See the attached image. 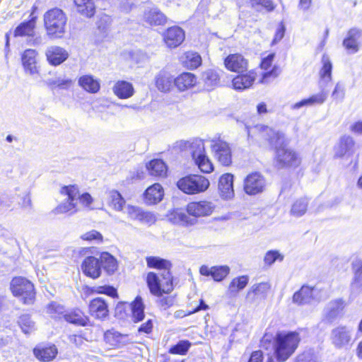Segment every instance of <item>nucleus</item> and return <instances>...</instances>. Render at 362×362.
Instances as JSON below:
<instances>
[{"label": "nucleus", "instance_id": "nucleus-1", "mask_svg": "<svg viewBox=\"0 0 362 362\" xmlns=\"http://www.w3.org/2000/svg\"><path fill=\"white\" fill-rule=\"evenodd\" d=\"M146 263L148 267L163 269L159 274L153 272L147 274L146 282L150 292L156 296L170 293L173 289V276L170 272L171 263L158 257H146Z\"/></svg>", "mask_w": 362, "mask_h": 362}, {"label": "nucleus", "instance_id": "nucleus-2", "mask_svg": "<svg viewBox=\"0 0 362 362\" xmlns=\"http://www.w3.org/2000/svg\"><path fill=\"white\" fill-rule=\"evenodd\" d=\"M46 33L52 39L61 38L66 32L67 17L59 8H53L46 11L43 16Z\"/></svg>", "mask_w": 362, "mask_h": 362}, {"label": "nucleus", "instance_id": "nucleus-3", "mask_svg": "<svg viewBox=\"0 0 362 362\" xmlns=\"http://www.w3.org/2000/svg\"><path fill=\"white\" fill-rule=\"evenodd\" d=\"M299 341L300 337L297 332L278 333L274 343V354L277 361H286L293 354Z\"/></svg>", "mask_w": 362, "mask_h": 362}, {"label": "nucleus", "instance_id": "nucleus-4", "mask_svg": "<svg viewBox=\"0 0 362 362\" xmlns=\"http://www.w3.org/2000/svg\"><path fill=\"white\" fill-rule=\"evenodd\" d=\"M177 186L186 194H194L206 190L209 186V181L202 175H189L180 179Z\"/></svg>", "mask_w": 362, "mask_h": 362}, {"label": "nucleus", "instance_id": "nucleus-5", "mask_svg": "<svg viewBox=\"0 0 362 362\" xmlns=\"http://www.w3.org/2000/svg\"><path fill=\"white\" fill-rule=\"evenodd\" d=\"M11 289L15 296L21 297L25 304L34 302L35 293L33 284L25 278L18 276L12 279Z\"/></svg>", "mask_w": 362, "mask_h": 362}, {"label": "nucleus", "instance_id": "nucleus-6", "mask_svg": "<svg viewBox=\"0 0 362 362\" xmlns=\"http://www.w3.org/2000/svg\"><path fill=\"white\" fill-rule=\"evenodd\" d=\"M192 156L200 170L205 173H211L214 168L212 163L206 154L204 141L196 139L191 144Z\"/></svg>", "mask_w": 362, "mask_h": 362}, {"label": "nucleus", "instance_id": "nucleus-7", "mask_svg": "<svg viewBox=\"0 0 362 362\" xmlns=\"http://www.w3.org/2000/svg\"><path fill=\"white\" fill-rule=\"evenodd\" d=\"M209 141L214 158L222 165H230L232 163V154L229 144L220 137H214Z\"/></svg>", "mask_w": 362, "mask_h": 362}, {"label": "nucleus", "instance_id": "nucleus-8", "mask_svg": "<svg viewBox=\"0 0 362 362\" xmlns=\"http://www.w3.org/2000/svg\"><path fill=\"white\" fill-rule=\"evenodd\" d=\"M61 194L68 197L66 202L61 203L54 209L55 214H64L70 212L74 214L78 210L77 208V197L78 189L76 185L64 186L60 190Z\"/></svg>", "mask_w": 362, "mask_h": 362}, {"label": "nucleus", "instance_id": "nucleus-9", "mask_svg": "<svg viewBox=\"0 0 362 362\" xmlns=\"http://www.w3.org/2000/svg\"><path fill=\"white\" fill-rule=\"evenodd\" d=\"M255 130L259 134V136L268 141L269 146L276 151L286 145L284 134L267 126H256Z\"/></svg>", "mask_w": 362, "mask_h": 362}, {"label": "nucleus", "instance_id": "nucleus-10", "mask_svg": "<svg viewBox=\"0 0 362 362\" xmlns=\"http://www.w3.org/2000/svg\"><path fill=\"white\" fill-rule=\"evenodd\" d=\"M276 165L279 168L284 167H296L300 163V158L293 149L286 148H278L275 153Z\"/></svg>", "mask_w": 362, "mask_h": 362}, {"label": "nucleus", "instance_id": "nucleus-11", "mask_svg": "<svg viewBox=\"0 0 362 362\" xmlns=\"http://www.w3.org/2000/svg\"><path fill=\"white\" fill-rule=\"evenodd\" d=\"M352 330L346 326H338L331 331L330 340L337 349L346 348L352 344Z\"/></svg>", "mask_w": 362, "mask_h": 362}, {"label": "nucleus", "instance_id": "nucleus-12", "mask_svg": "<svg viewBox=\"0 0 362 362\" xmlns=\"http://www.w3.org/2000/svg\"><path fill=\"white\" fill-rule=\"evenodd\" d=\"M320 291L315 287L303 286L293 296V302L298 305H305L318 301L320 298Z\"/></svg>", "mask_w": 362, "mask_h": 362}, {"label": "nucleus", "instance_id": "nucleus-13", "mask_svg": "<svg viewBox=\"0 0 362 362\" xmlns=\"http://www.w3.org/2000/svg\"><path fill=\"white\" fill-rule=\"evenodd\" d=\"M155 86L162 93L170 92L175 86V77L167 69L159 71L154 78Z\"/></svg>", "mask_w": 362, "mask_h": 362}, {"label": "nucleus", "instance_id": "nucleus-14", "mask_svg": "<svg viewBox=\"0 0 362 362\" xmlns=\"http://www.w3.org/2000/svg\"><path fill=\"white\" fill-rule=\"evenodd\" d=\"M269 288V284L266 282L252 285L246 294V302L250 304L258 303L260 300L265 299Z\"/></svg>", "mask_w": 362, "mask_h": 362}, {"label": "nucleus", "instance_id": "nucleus-15", "mask_svg": "<svg viewBox=\"0 0 362 362\" xmlns=\"http://www.w3.org/2000/svg\"><path fill=\"white\" fill-rule=\"evenodd\" d=\"M362 43V30L351 28L343 40V45L349 54L356 53Z\"/></svg>", "mask_w": 362, "mask_h": 362}, {"label": "nucleus", "instance_id": "nucleus-16", "mask_svg": "<svg viewBox=\"0 0 362 362\" xmlns=\"http://www.w3.org/2000/svg\"><path fill=\"white\" fill-rule=\"evenodd\" d=\"M265 186L264 177L257 173L249 175L245 180L244 189L248 194L262 192Z\"/></svg>", "mask_w": 362, "mask_h": 362}, {"label": "nucleus", "instance_id": "nucleus-17", "mask_svg": "<svg viewBox=\"0 0 362 362\" xmlns=\"http://www.w3.org/2000/svg\"><path fill=\"white\" fill-rule=\"evenodd\" d=\"M83 273L92 279H98L101 274L100 258L89 256L86 257L81 264Z\"/></svg>", "mask_w": 362, "mask_h": 362}, {"label": "nucleus", "instance_id": "nucleus-18", "mask_svg": "<svg viewBox=\"0 0 362 362\" xmlns=\"http://www.w3.org/2000/svg\"><path fill=\"white\" fill-rule=\"evenodd\" d=\"M214 209L212 203L206 201L189 203L187 206V213L195 217L209 216Z\"/></svg>", "mask_w": 362, "mask_h": 362}, {"label": "nucleus", "instance_id": "nucleus-19", "mask_svg": "<svg viewBox=\"0 0 362 362\" xmlns=\"http://www.w3.org/2000/svg\"><path fill=\"white\" fill-rule=\"evenodd\" d=\"M37 55V52L33 49H28L23 53L21 57L22 64L27 74L34 75L39 72Z\"/></svg>", "mask_w": 362, "mask_h": 362}, {"label": "nucleus", "instance_id": "nucleus-20", "mask_svg": "<svg viewBox=\"0 0 362 362\" xmlns=\"http://www.w3.org/2000/svg\"><path fill=\"white\" fill-rule=\"evenodd\" d=\"M163 38L168 47L175 48L183 42L185 33L180 27L173 26L166 30L164 33Z\"/></svg>", "mask_w": 362, "mask_h": 362}, {"label": "nucleus", "instance_id": "nucleus-21", "mask_svg": "<svg viewBox=\"0 0 362 362\" xmlns=\"http://www.w3.org/2000/svg\"><path fill=\"white\" fill-rule=\"evenodd\" d=\"M199 272L203 276H211L216 281H221L228 276L230 268L226 265L214 266L210 268L206 265H202L199 269Z\"/></svg>", "mask_w": 362, "mask_h": 362}, {"label": "nucleus", "instance_id": "nucleus-22", "mask_svg": "<svg viewBox=\"0 0 362 362\" xmlns=\"http://www.w3.org/2000/svg\"><path fill=\"white\" fill-rule=\"evenodd\" d=\"M218 190L221 197L225 199L233 197V175L226 173L221 176L218 182Z\"/></svg>", "mask_w": 362, "mask_h": 362}, {"label": "nucleus", "instance_id": "nucleus-23", "mask_svg": "<svg viewBox=\"0 0 362 362\" xmlns=\"http://www.w3.org/2000/svg\"><path fill=\"white\" fill-rule=\"evenodd\" d=\"M355 151V142L350 136H343L341 137L339 144L335 147L334 156L337 158H341L344 156H351Z\"/></svg>", "mask_w": 362, "mask_h": 362}, {"label": "nucleus", "instance_id": "nucleus-24", "mask_svg": "<svg viewBox=\"0 0 362 362\" xmlns=\"http://www.w3.org/2000/svg\"><path fill=\"white\" fill-rule=\"evenodd\" d=\"M226 67L232 71L240 72L247 69V60L239 54L228 55L224 61Z\"/></svg>", "mask_w": 362, "mask_h": 362}, {"label": "nucleus", "instance_id": "nucleus-25", "mask_svg": "<svg viewBox=\"0 0 362 362\" xmlns=\"http://www.w3.org/2000/svg\"><path fill=\"white\" fill-rule=\"evenodd\" d=\"M46 57L50 64L57 66L63 63L68 58L69 54L62 47L52 46L47 49Z\"/></svg>", "mask_w": 362, "mask_h": 362}, {"label": "nucleus", "instance_id": "nucleus-26", "mask_svg": "<svg viewBox=\"0 0 362 362\" xmlns=\"http://www.w3.org/2000/svg\"><path fill=\"white\" fill-rule=\"evenodd\" d=\"M89 311L92 316L100 320L105 318L109 312L107 303L101 298H94L90 302Z\"/></svg>", "mask_w": 362, "mask_h": 362}, {"label": "nucleus", "instance_id": "nucleus-27", "mask_svg": "<svg viewBox=\"0 0 362 362\" xmlns=\"http://www.w3.org/2000/svg\"><path fill=\"white\" fill-rule=\"evenodd\" d=\"M144 21L150 25H163L167 21L166 16L157 8H148L144 12Z\"/></svg>", "mask_w": 362, "mask_h": 362}, {"label": "nucleus", "instance_id": "nucleus-28", "mask_svg": "<svg viewBox=\"0 0 362 362\" xmlns=\"http://www.w3.org/2000/svg\"><path fill=\"white\" fill-rule=\"evenodd\" d=\"M328 93L322 90L320 93L311 95L310 98L303 99L291 105L293 110L300 109L305 106H313L315 105H322L327 100Z\"/></svg>", "mask_w": 362, "mask_h": 362}, {"label": "nucleus", "instance_id": "nucleus-29", "mask_svg": "<svg viewBox=\"0 0 362 362\" xmlns=\"http://www.w3.org/2000/svg\"><path fill=\"white\" fill-rule=\"evenodd\" d=\"M256 78V74L250 71L245 74L238 75L233 80V86L235 90H245L253 84Z\"/></svg>", "mask_w": 362, "mask_h": 362}, {"label": "nucleus", "instance_id": "nucleus-30", "mask_svg": "<svg viewBox=\"0 0 362 362\" xmlns=\"http://www.w3.org/2000/svg\"><path fill=\"white\" fill-rule=\"evenodd\" d=\"M197 83V77L189 72H184L175 78V86L180 91H184L193 87Z\"/></svg>", "mask_w": 362, "mask_h": 362}, {"label": "nucleus", "instance_id": "nucleus-31", "mask_svg": "<svg viewBox=\"0 0 362 362\" xmlns=\"http://www.w3.org/2000/svg\"><path fill=\"white\" fill-rule=\"evenodd\" d=\"M354 278L351 282V289L355 292L362 290V260L354 259L351 264Z\"/></svg>", "mask_w": 362, "mask_h": 362}, {"label": "nucleus", "instance_id": "nucleus-32", "mask_svg": "<svg viewBox=\"0 0 362 362\" xmlns=\"http://www.w3.org/2000/svg\"><path fill=\"white\" fill-rule=\"evenodd\" d=\"M104 338L107 344L117 347L124 346L129 341L127 335L122 334L114 329L107 330L104 334Z\"/></svg>", "mask_w": 362, "mask_h": 362}, {"label": "nucleus", "instance_id": "nucleus-33", "mask_svg": "<svg viewBox=\"0 0 362 362\" xmlns=\"http://www.w3.org/2000/svg\"><path fill=\"white\" fill-rule=\"evenodd\" d=\"M163 194L161 185L156 183L146 190L144 194L145 200L148 204H156L162 200Z\"/></svg>", "mask_w": 362, "mask_h": 362}, {"label": "nucleus", "instance_id": "nucleus-34", "mask_svg": "<svg viewBox=\"0 0 362 362\" xmlns=\"http://www.w3.org/2000/svg\"><path fill=\"white\" fill-rule=\"evenodd\" d=\"M64 320L77 326H86L89 321L88 317L80 310L74 309L64 315Z\"/></svg>", "mask_w": 362, "mask_h": 362}, {"label": "nucleus", "instance_id": "nucleus-35", "mask_svg": "<svg viewBox=\"0 0 362 362\" xmlns=\"http://www.w3.org/2000/svg\"><path fill=\"white\" fill-rule=\"evenodd\" d=\"M78 85L86 91L90 93H96L100 90V84L99 80L92 75H83L78 78Z\"/></svg>", "mask_w": 362, "mask_h": 362}, {"label": "nucleus", "instance_id": "nucleus-36", "mask_svg": "<svg viewBox=\"0 0 362 362\" xmlns=\"http://www.w3.org/2000/svg\"><path fill=\"white\" fill-rule=\"evenodd\" d=\"M114 93L119 98L126 99L134 94V88L132 83L125 81H118L113 86Z\"/></svg>", "mask_w": 362, "mask_h": 362}, {"label": "nucleus", "instance_id": "nucleus-37", "mask_svg": "<svg viewBox=\"0 0 362 362\" xmlns=\"http://www.w3.org/2000/svg\"><path fill=\"white\" fill-rule=\"evenodd\" d=\"M34 354L38 359L43 361L53 360L57 354V349L55 345H50L41 348H35L33 350Z\"/></svg>", "mask_w": 362, "mask_h": 362}, {"label": "nucleus", "instance_id": "nucleus-38", "mask_svg": "<svg viewBox=\"0 0 362 362\" xmlns=\"http://www.w3.org/2000/svg\"><path fill=\"white\" fill-rule=\"evenodd\" d=\"M36 23V17H32L28 21L21 23L14 31L15 37L33 36Z\"/></svg>", "mask_w": 362, "mask_h": 362}, {"label": "nucleus", "instance_id": "nucleus-39", "mask_svg": "<svg viewBox=\"0 0 362 362\" xmlns=\"http://www.w3.org/2000/svg\"><path fill=\"white\" fill-rule=\"evenodd\" d=\"M146 168L151 175L165 177L167 173V167L165 163L160 159H153L147 165Z\"/></svg>", "mask_w": 362, "mask_h": 362}, {"label": "nucleus", "instance_id": "nucleus-40", "mask_svg": "<svg viewBox=\"0 0 362 362\" xmlns=\"http://www.w3.org/2000/svg\"><path fill=\"white\" fill-rule=\"evenodd\" d=\"M77 11L86 17H91L95 13V5L93 0H74Z\"/></svg>", "mask_w": 362, "mask_h": 362}, {"label": "nucleus", "instance_id": "nucleus-41", "mask_svg": "<svg viewBox=\"0 0 362 362\" xmlns=\"http://www.w3.org/2000/svg\"><path fill=\"white\" fill-rule=\"evenodd\" d=\"M101 268L103 267L107 274H112L117 269L116 259L107 252H103L100 257Z\"/></svg>", "mask_w": 362, "mask_h": 362}, {"label": "nucleus", "instance_id": "nucleus-42", "mask_svg": "<svg viewBox=\"0 0 362 362\" xmlns=\"http://www.w3.org/2000/svg\"><path fill=\"white\" fill-rule=\"evenodd\" d=\"M248 281L249 278L247 276H241L234 278L229 284L228 293L230 296H235L247 285Z\"/></svg>", "mask_w": 362, "mask_h": 362}, {"label": "nucleus", "instance_id": "nucleus-43", "mask_svg": "<svg viewBox=\"0 0 362 362\" xmlns=\"http://www.w3.org/2000/svg\"><path fill=\"white\" fill-rule=\"evenodd\" d=\"M344 308V301L337 299L331 301L325 309L326 317L329 320H333L336 318Z\"/></svg>", "mask_w": 362, "mask_h": 362}, {"label": "nucleus", "instance_id": "nucleus-44", "mask_svg": "<svg viewBox=\"0 0 362 362\" xmlns=\"http://www.w3.org/2000/svg\"><path fill=\"white\" fill-rule=\"evenodd\" d=\"M132 320L134 322H140L144 318V305L142 298L137 296L131 304Z\"/></svg>", "mask_w": 362, "mask_h": 362}, {"label": "nucleus", "instance_id": "nucleus-45", "mask_svg": "<svg viewBox=\"0 0 362 362\" xmlns=\"http://www.w3.org/2000/svg\"><path fill=\"white\" fill-rule=\"evenodd\" d=\"M322 63V67L320 71V78L325 82H329L332 79V64L329 57L326 54H323Z\"/></svg>", "mask_w": 362, "mask_h": 362}, {"label": "nucleus", "instance_id": "nucleus-46", "mask_svg": "<svg viewBox=\"0 0 362 362\" xmlns=\"http://www.w3.org/2000/svg\"><path fill=\"white\" fill-rule=\"evenodd\" d=\"M125 201L117 192L112 190L109 193V205L116 211H122Z\"/></svg>", "mask_w": 362, "mask_h": 362}, {"label": "nucleus", "instance_id": "nucleus-47", "mask_svg": "<svg viewBox=\"0 0 362 362\" xmlns=\"http://www.w3.org/2000/svg\"><path fill=\"white\" fill-rule=\"evenodd\" d=\"M47 312L54 319L64 318V315L66 313L64 306L57 302L50 303L47 307Z\"/></svg>", "mask_w": 362, "mask_h": 362}, {"label": "nucleus", "instance_id": "nucleus-48", "mask_svg": "<svg viewBox=\"0 0 362 362\" xmlns=\"http://www.w3.org/2000/svg\"><path fill=\"white\" fill-rule=\"evenodd\" d=\"M202 79L205 87L209 90L213 88V87L215 86L219 81L218 74L213 70H207L204 71L202 74Z\"/></svg>", "mask_w": 362, "mask_h": 362}, {"label": "nucleus", "instance_id": "nucleus-49", "mask_svg": "<svg viewBox=\"0 0 362 362\" xmlns=\"http://www.w3.org/2000/svg\"><path fill=\"white\" fill-rule=\"evenodd\" d=\"M169 220L174 224L186 225L189 223V216L182 210H175L169 216Z\"/></svg>", "mask_w": 362, "mask_h": 362}, {"label": "nucleus", "instance_id": "nucleus-50", "mask_svg": "<svg viewBox=\"0 0 362 362\" xmlns=\"http://www.w3.org/2000/svg\"><path fill=\"white\" fill-rule=\"evenodd\" d=\"M191 343L188 340H180L176 344L172 346L169 353L172 354L185 355L188 351Z\"/></svg>", "mask_w": 362, "mask_h": 362}, {"label": "nucleus", "instance_id": "nucleus-51", "mask_svg": "<svg viewBox=\"0 0 362 362\" xmlns=\"http://www.w3.org/2000/svg\"><path fill=\"white\" fill-rule=\"evenodd\" d=\"M18 324L25 334H29L35 330V322L31 320L29 315H21Z\"/></svg>", "mask_w": 362, "mask_h": 362}, {"label": "nucleus", "instance_id": "nucleus-52", "mask_svg": "<svg viewBox=\"0 0 362 362\" xmlns=\"http://www.w3.org/2000/svg\"><path fill=\"white\" fill-rule=\"evenodd\" d=\"M308 204L306 199L297 200L292 206L291 214L298 217L303 216L307 211Z\"/></svg>", "mask_w": 362, "mask_h": 362}, {"label": "nucleus", "instance_id": "nucleus-53", "mask_svg": "<svg viewBox=\"0 0 362 362\" xmlns=\"http://www.w3.org/2000/svg\"><path fill=\"white\" fill-rule=\"evenodd\" d=\"M283 259L284 256L281 255L279 251L269 250L265 254L264 262L265 264L271 266L276 260L282 261Z\"/></svg>", "mask_w": 362, "mask_h": 362}, {"label": "nucleus", "instance_id": "nucleus-54", "mask_svg": "<svg viewBox=\"0 0 362 362\" xmlns=\"http://www.w3.org/2000/svg\"><path fill=\"white\" fill-rule=\"evenodd\" d=\"M345 96V88L344 85L340 82H338L332 93V98L333 100L341 102L343 100Z\"/></svg>", "mask_w": 362, "mask_h": 362}, {"label": "nucleus", "instance_id": "nucleus-55", "mask_svg": "<svg viewBox=\"0 0 362 362\" xmlns=\"http://www.w3.org/2000/svg\"><path fill=\"white\" fill-rule=\"evenodd\" d=\"M252 7L256 8L261 6L267 11L271 12L274 10L275 6L272 0H250Z\"/></svg>", "mask_w": 362, "mask_h": 362}, {"label": "nucleus", "instance_id": "nucleus-56", "mask_svg": "<svg viewBox=\"0 0 362 362\" xmlns=\"http://www.w3.org/2000/svg\"><path fill=\"white\" fill-rule=\"evenodd\" d=\"M296 362H316V356L313 351H307L298 355Z\"/></svg>", "mask_w": 362, "mask_h": 362}, {"label": "nucleus", "instance_id": "nucleus-57", "mask_svg": "<svg viewBox=\"0 0 362 362\" xmlns=\"http://www.w3.org/2000/svg\"><path fill=\"white\" fill-rule=\"evenodd\" d=\"M187 59H189V66L190 69L197 68L202 62V59L197 53H187Z\"/></svg>", "mask_w": 362, "mask_h": 362}, {"label": "nucleus", "instance_id": "nucleus-58", "mask_svg": "<svg viewBox=\"0 0 362 362\" xmlns=\"http://www.w3.org/2000/svg\"><path fill=\"white\" fill-rule=\"evenodd\" d=\"M81 238L88 241L96 240L98 242H102L103 235L97 230H93L83 234Z\"/></svg>", "mask_w": 362, "mask_h": 362}, {"label": "nucleus", "instance_id": "nucleus-59", "mask_svg": "<svg viewBox=\"0 0 362 362\" xmlns=\"http://www.w3.org/2000/svg\"><path fill=\"white\" fill-rule=\"evenodd\" d=\"M139 221L144 223L152 224L156 221V218L152 213L142 210Z\"/></svg>", "mask_w": 362, "mask_h": 362}, {"label": "nucleus", "instance_id": "nucleus-60", "mask_svg": "<svg viewBox=\"0 0 362 362\" xmlns=\"http://www.w3.org/2000/svg\"><path fill=\"white\" fill-rule=\"evenodd\" d=\"M285 31H286V27L283 24V23H281L276 30L272 43L276 44L279 42H280L284 36Z\"/></svg>", "mask_w": 362, "mask_h": 362}, {"label": "nucleus", "instance_id": "nucleus-61", "mask_svg": "<svg viewBox=\"0 0 362 362\" xmlns=\"http://www.w3.org/2000/svg\"><path fill=\"white\" fill-rule=\"evenodd\" d=\"M127 214L132 219L139 220L142 210L138 207L129 206L127 207Z\"/></svg>", "mask_w": 362, "mask_h": 362}, {"label": "nucleus", "instance_id": "nucleus-62", "mask_svg": "<svg viewBox=\"0 0 362 362\" xmlns=\"http://www.w3.org/2000/svg\"><path fill=\"white\" fill-rule=\"evenodd\" d=\"M57 83H58V88L63 90H68L74 84L71 79L66 78H58Z\"/></svg>", "mask_w": 362, "mask_h": 362}, {"label": "nucleus", "instance_id": "nucleus-63", "mask_svg": "<svg viewBox=\"0 0 362 362\" xmlns=\"http://www.w3.org/2000/svg\"><path fill=\"white\" fill-rule=\"evenodd\" d=\"M174 304V298L172 296L163 297L159 300V305L164 310L168 309Z\"/></svg>", "mask_w": 362, "mask_h": 362}, {"label": "nucleus", "instance_id": "nucleus-64", "mask_svg": "<svg viewBox=\"0 0 362 362\" xmlns=\"http://www.w3.org/2000/svg\"><path fill=\"white\" fill-rule=\"evenodd\" d=\"M248 362H263V353L262 351H253Z\"/></svg>", "mask_w": 362, "mask_h": 362}]
</instances>
